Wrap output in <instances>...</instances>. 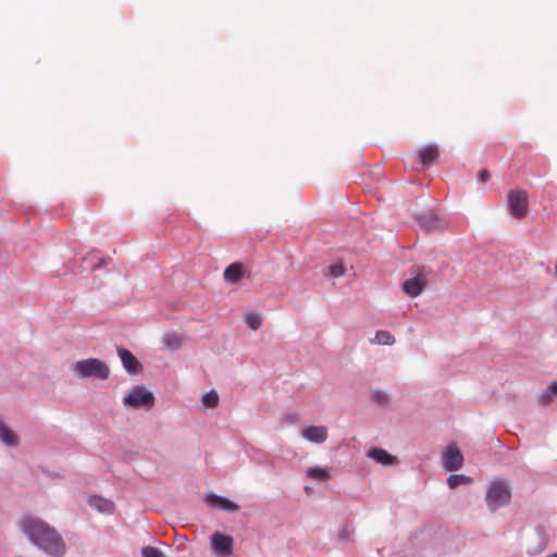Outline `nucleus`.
I'll use <instances>...</instances> for the list:
<instances>
[{
	"mask_svg": "<svg viewBox=\"0 0 557 557\" xmlns=\"http://www.w3.org/2000/svg\"><path fill=\"white\" fill-rule=\"evenodd\" d=\"M21 525L29 540L48 555L62 557L65 554L66 545L63 539L47 522L34 517H27L23 519Z\"/></svg>",
	"mask_w": 557,
	"mask_h": 557,
	"instance_id": "nucleus-1",
	"label": "nucleus"
},
{
	"mask_svg": "<svg viewBox=\"0 0 557 557\" xmlns=\"http://www.w3.org/2000/svg\"><path fill=\"white\" fill-rule=\"evenodd\" d=\"M73 371L79 377H96L106 380L109 377V367L97 358L79 360L73 364Z\"/></svg>",
	"mask_w": 557,
	"mask_h": 557,
	"instance_id": "nucleus-2",
	"label": "nucleus"
},
{
	"mask_svg": "<svg viewBox=\"0 0 557 557\" xmlns=\"http://www.w3.org/2000/svg\"><path fill=\"white\" fill-rule=\"evenodd\" d=\"M510 498L511 491L508 484L500 480L492 482L485 495V502L491 510L508 505Z\"/></svg>",
	"mask_w": 557,
	"mask_h": 557,
	"instance_id": "nucleus-3",
	"label": "nucleus"
},
{
	"mask_svg": "<svg viewBox=\"0 0 557 557\" xmlns=\"http://www.w3.org/2000/svg\"><path fill=\"white\" fill-rule=\"evenodd\" d=\"M507 205L510 214L518 220L523 219L529 210V197L522 189H512L507 195Z\"/></svg>",
	"mask_w": 557,
	"mask_h": 557,
	"instance_id": "nucleus-4",
	"label": "nucleus"
},
{
	"mask_svg": "<svg viewBox=\"0 0 557 557\" xmlns=\"http://www.w3.org/2000/svg\"><path fill=\"white\" fill-rule=\"evenodd\" d=\"M124 405L132 408L145 407L150 409L154 405V397L152 393L145 391L144 387L136 386L124 397Z\"/></svg>",
	"mask_w": 557,
	"mask_h": 557,
	"instance_id": "nucleus-5",
	"label": "nucleus"
},
{
	"mask_svg": "<svg viewBox=\"0 0 557 557\" xmlns=\"http://www.w3.org/2000/svg\"><path fill=\"white\" fill-rule=\"evenodd\" d=\"M416 275L412 278H408L403 283V290L410 297L419 296L428 284V278L423 268L418 267L416 269Z\"/></svg>",
	"mask_w": 557,
	"mask_h": 557,
	"instance_id": "nucleus-6",
	"label": "nucleus"
},
{
	"mask_svg": "<svg viewBox=\"0 0 557 557\" xmlns=\"http://www.w3.org/2000/svg\"><path fill=\"white\" fill-rule=\"evenodd\" d=\"M211 546L216 555L227 556L233 552L234 541L228 535L215 532L211 536Z\"/></svg>",
	"mask_w": 557,
	"mask_h": 557,
	"instance_id": "nucleus-7",
	"label": "nucleus"
},
{
	"mask_svg": "<svg viewBox=\"0 0 557 557\" xmlns=\"http://www.w3.org/2000/svg\"><path fill=\"white\" fill-rule=\"evenodd\" d=\"M444 467L448 471H456L463 465V456L455 445H449L444 454Z\"/></svg>",
	"mask_w": 557,
	"mask_h": 557,
	"instance_id": "nucleus-8",
	"label": "nucleus"
},
{
	"mask_svg": "<svg viewBox=\"0 0 557 557\" xmlns=\"http://www.w3.org/2000/svg\"><path fill=\"white\" fill-rule=\"evenodd\" d=\"M117 355L128 373H138L140 371L141 364L128 349L117 348Z\"/></svg>",
	"mask_w": 557,
	"mask_h": 557,
	"instance_id": "nucleus-9",
	"label": "nucleus"
},
{
	"mask_svg": "<svg viewBox=\"0 0 557 557\" xmlns=\"http://www.w3.org/2000/svg\"><path fill=\"white\" fill-rule=\"evenodd\" d=\"M302 436L309 442L321 444L327 438V429L323 425H311L304 429Z\"/></svg>",
	"mask_w": 557,
	"mask_h": 557,
	"instance_id": "nucleus-10",
	"label": "nucleus"
},
{
	"mask_svg": "<svg viewBox=\"0 0 557 557\" xmlns=\"http://www.w3.org/2000/svg\"><path fill=\"white\" fill-rule=\"evenodd\" d=\"M246 269L240 262L231 263L223 273V277L227 283L236 284L245 276Z\"/></svg>",
	"mask_w": 557,
	"mask_h": 557,
	"instance_id": "nucleus-11",
	"label": "nucleus"
},
{
	"mask_svg": "<svg viewBox=\"0 0 557 557\" xmlns=\"http://www.w3.org/2000/svg\"><path fill=\"white\" fill-rule=\"evenodd\" d=\"M368 457L375 460L377 463L388 466L393 465L396 461V458L388 454L386 450L382 448H372L368 453Z\"/></svg>",
	"mask_w": 557,
	"mask_h": 557,
	"instance_id": "nucleus-12",
	"label": "nucleus"
},
{
	"mask_svg": "<svg viewBox=\"0 0 557 557\" xmlns=\"http://www.w3.org/2000/svg\"><path fill=\"white\" fill-rule=\"evenodd\" d=\"M438 147L435 145L423 147L419 152L420 160L425 166L432 164L438 158Z\"/></svg>",
	"mask_w": 557,
	"mask_h": 557,
	"instance_id": "nucleus-13",
	"label": "nucleus"
},
{
	"mask_svg": "<svg viewBox=\"0 0 557 557\" xmlns=\"http://www.w3.org/2000/svg\"><path fill=\"white\" fill-rule=\"evenodd\" d=\"M207 500L211 506H219L226 511H237L239 509L237 504L218 495H210Z\"/></svg>",
	"mask_w": 557,
	"mask_h": 557,
	"instance_id": "nucleus-14",
	"label": "nucleus"
},
{
	"mask_svg": "<svg viewBox=\"0 0 557 557\" xmlns=\"http://www.w3.org/2000/svg\"><path fill=\"white\" fill-rule=\"evenodd\" d=\"M0 441L7 446H16L18 444L17 435L0 420Z\"/></svg>",
	"mask_w": 557,
	"mask_h": 557,
	"instance_id": "nucleus-15",
	"label": "nucleus"
},
{
	"mask_svg": "<svg viewBox=\"0 0 557 557\" xmlns=\"http://www.w3.org/2000/svg\"><path fill=\"white\" fill-rule=\"evenodd\" d=\"M88 504L97 509L98 511L100 512H103V513H111L114 509V505L112 502H109L104 498H101L99 496H91L89 497L88 499Z\"/></svg>",
	"mask_w": 557,
	"mask_h": 557,
	"instance_id": "nucleus-16",
	"label": "nucleus"
},
{
	"mask_svg": "<svg viewBox=\"0 0 557 557\" xmlns=\"http://www.w3.org/2000/svg\"><path fill=\"white\" fill-rule=\"evenodd\" d=\"M307 476L315 481L325 482L330 479V472L327 469L312 467L307 470Z\"/></svg>",
	"mask_w": 557,
	"mask_h": 557,
	"instance_id": "nucleus-17",
	"label": "nucleus"
},
{
	"mask_svg": "<svg viewBox=\"0 0 557 557\" xmlns=\"http://www.w3.org/2000/svg\"><path fill=\"white\" fill-rule=\"evenodd\" d=\"M163 344L168 349L176 350L182 346L183 339L180 335L170 333L163 337Z\"/></svg>",
	"mask_w": 557,
	"mask_h": 557,
	"instance_id": "nucleus-18",
	"label": "nucleus"
},
{
	"mask_svg": "<svg viewBox=\"0 0 557 557\" xmlns=\"http://www.w3.org/2000/svg\"><path fill=\"white\" fill-rule=\"evenodd\" d=\"M554 397H557V382H552L547 389L539 396V401L542 404V405H547L549 404Z\"/></svg>",
	"mask_w": 557,
	"mask_h": 557,
	"instance_id": "nucleus-19",
	"label": "nucleus"
},
{
	"mask_svg": "<svg viewBox=\"0 0 557 557\" xmlns=\"http://www.w3.org/2000/svg\"><path fill=\"white\" fill-rule=\"evenodd\" d=\"M219 399L220 398H219L218 393L214 389H211V391L207 392L206 394H203L201 401H202L203 406H206L207 408L213 409V408L218 407Z\"/></svg>",
	"mask_w": 557,
	"mask_h": 557,
	"instance_id": "nucleus-20",
	"label": "nucleus"
},
{
	"mask_svg": "<svg viewBox=\"0 0 557 557\" xmlns=\"http://www.w3.org/2000/svg\"><path fill=\"white\" fill-rule=\"evenodd\" d=\"M372 343L379 345H393L395 343V338L388 331H377Z\"/></svg>",
	"mask_w": 557,
	"mask_h": 557,
	"instance_id": "nucleus-21",
	"label": "nucleus"
},
{
	"mask_svg": "<svg viewBox=\"0 0 557 557\" xmlns=\"http://www.w3.org/2000/svg\"><path fill=\"white\" fill-rule=\"evenodd\" d=\"M470 482V478L463 474H451L447 479V484L450 488H456L461 484Z\"/></svg>",
	"mask_w": 557,
	"mask_h": 557,
	"instance_id": "nucleus-22",
	"label": "nucleus"
},
{
	"mask_svg": "<svg viewBox=\"0 0 557 557\" xmlns=\"http://www.w3.org/2000/svg\"><path fill=\"white\" fill-rule=\"evenodd\" d=\"M245 321L247 325L253 331L258 330L262 324V319L257 313H248L245 318Z\"/></svg>",
	"mask_w": 557,
	"mask_h": 557,
	"instance_id": "nucleus-23",
	"label": "nucleus"
},
{
	"mask_svg": "<svg viewBox=\"0 0 557 557\" xmlns=\"http://www.w3.org/2000/svg\"><path fill=\"white\" fill-rule=\"evenodd\" d=\"M345 273V267L342 263H335L327 268V275L332 277H341Z\"/></svg>",
	"mask_w": 557,
	"mask_h": 557,
	"instance_id": "nucleus-24",
	"label": "nucleus"
},
{
	"mask_svg": "<svg viewBox=\"0 0 557 557\" xmlns=\"http://www.w3.org/2000/svg\"><path fill=\"white\" fill-rule=\"evenodd\" d=\"M143 557H164L162 552L153 546H145L141 549Z\"/></svg>",
	"mask_w": 557,
	"mask_h": 557,
	"instance_id": "nucleus-25",
	"label": "nucleus"
},
{
	"mask_svg": "<svg viewBox=\"0 0 557 557\" xmlns=\"http://www.w3.org/2000/svg\"><path fill=\"white\" fill-rule=\"evenodd\" d=\"M373 399L377 403V404H385L388 399L387 395L384 393V392H374L373 395H372Z\"/></svg>",
	"mask_w": 557,
	"mask_h": 557,
	"instance_id": "nucleus-26",
	"label": "nucleus"
},
{
	"mask_svg": "<svg viewBox=\"0 0 557 557\" xmlns=\"http://www.w3.org/2000/svg\"><path fill=\"white\" fill-rule=\"evenodd\" d=\"M478 177H479V180H480L481 182H483V183H484V182H487V181L490 180L491 174H490V172H488V171H486V170H481V171L479 172V174H478Z\"/></svg>",
	"mask_w": 557,
	"mask_h": 557,
	"instance_id": "nucleus-27",
	"label": "nucleus"
},
{
	"mask_svg": "<svg viewBox=\"0 0 557 557\" xmlns=\"http://www.w3.org/2000/svg\"><path fill=\"white\" fill-rule=\"evenodd\" d=\"M305 491H306V493H307V494H310L312 490H311V487L306 486V487H305Z\"/></svg>",
	"mask_w": 557,
	"mask_h": 557,
	"instance_id": "nucleus-28",
	"label": "nucleus"
},
{
	"mask_svg": "<svg viewBox=\"0 0 557 557\" xmlns=\"http://www.w3.org/2000/svg\"><path fill=\"white\" fill-rule=\"evenodd\" d=\"M547 557H557V553L556 554H553V555H549Z\"/></svg>",
	"mask_w": 557,
	"mask_h": 557,
	"instance_id": "nucleus-29",
	"label": "nucleus"
}]
</instances>
